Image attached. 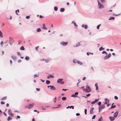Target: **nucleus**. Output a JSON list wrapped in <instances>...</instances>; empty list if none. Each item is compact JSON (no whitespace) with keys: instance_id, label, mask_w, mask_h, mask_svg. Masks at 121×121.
I'll list each match as a JSON object with an SVG mask.
<instances>
[{"instance_id":"1","label":"nucleus","mask_w":121,"mask_h":121,"mask_svg":"<svg viewBox=\"0 0 121 121\" xmlns=\"http://www.w3.org/2000/svg\"><path fill=\"white\" fill-rule=\"evenodd\" d=\"M9 42L10 45H11L12 43L14 42L13 39L11 37H9Z\"/></svg>"},{"instance_id":"2","label":"nucleus","mask_w":121,"mask_h":121,"mask_svg":"<svg viewBox=\"0 0 121 121\" xmlns=\"http://www.w3.org/2000/svg\"><path fill=\"white\" fill-rule=\"evenodd\" d=\"M63 79H59L57 80V82L58 83H60L61 84H63L64 83V82L63 81H62Z\"/></svg>"},{"instance_id":"3","label":"nucleus","mask_w":121,"mask_h":121,"mask_svg":"<svg viewBox=\"0 0 121 121\" xmlns=\"http://www.w3.org/2000/svg\"><path fill=\"white\" fill-rule=\"evenodd\" d=\"M8 113L9 115L12 117H13V114L12 113L11 109H8Z\"/></svg>"},{"instance_id":"4","label":"nucleus","mask_w":121,"mask_h":121,"mask_svg":"<svg viewBox=\"0 0 121 121\" xmlns=\"http://www.w3.org/2000/svg\"><path fill=\"white\" fill-rule=\"evenodd\" d=\"M86 90H87V92H88L91 91V90L90 87L88 85L86 86Z\"/></svg>"},{"instance_id":"5","label":"nucleus","mask_w":121,"mask_h":121,"mask_svg":"<svg viewBox=\"0 0 121 121\" xmlns=\"http://www.w3.org/2000/svg\"><path fill=\"white\" fill-rule=\"evenodd\" d=\"M68 43V42H62L60 43V44L63 46H65Z\"/></svg>"},{"instance_id":"6","label":"nucleus","mask_w":121,"mask_h":121,"mask_svg":"<svg viewBox=\"0 0 121 121\" xmlns=\"http://www.w3.org/2000/svg\"><path fill=\"white\" fill-rule=\"evenodd\" d=\"M97 1L98 3V6H99V8L101 9L102 8H103V5L101 3L99 2L98 0Z\"/></svg>"},{"instance_id":"7","label":"nucleus","mask_w":121,"mask_h":121,"mask_svg":"<svg viewBox=\"0 0 121 121\" xmlns=\"http://www.w3.org/2000/svg\"><path fill=\"white\" fill-rule=\"evenodd\" d=\"M49 87H50V89L51 90H54L56 89V88L53 86H48V88Z\"/></svg>"},{"instance_id":"8","label":"nucleus","mask_w":121,"mask_h":121,"mask_svg":"<svg viewBox=\"0 0 121 121\" xmlns=\"http://www.w3.org/2000/svg\"><path fill=\"white\" fill-rule=\"evenodd\" d=\"M94 109V108L93 107H91L90 108V113L91 114H93V110Z\"/></svg>"},{"instance_id":"9","label":"nucleus","mask_w":121,"mask_h":121,"mask_svg":"<svg viewBox=\"0 0 121 121\" xmlns=\"http://www.w3.org/2000/svg\"><path fill=\"white\" fill-rule=\"evenodd\" d=\"M115 118L114 117H112L110 116L109 117V118L111 121H113L115 120Z\"/></svg>"},{"instance_id":"10","label":"nucleus","mask_w":121,"mask_h":121,"mask_svg":"<svg viewBox=\"0 0 121 121\" xmlns=\"http://www.w3.org/2000/svg\"><path fill=\"white\" fill-rule=\"evenodd\" d=\"M118 113V112H116L114 114V117L115 118L117 116Z\"/></svg>"},{"instance_id":"11","label":"nucleus","mask_w":121,"mask_h":121,"mask_svg":"<svg viewBox=\"0 0 121 121\" xmlns=\"http://www.w3.org/2000/svg\"><path fill=\"white\" fill-rule=\"evenodd\" d=\"M54 77V76L52 75L51 74H50L48 76L47 78L48 79H49L50 78H53Z\"/></svg>"},{"instance_id":"12","label":"nucleus","mask_w":121,"mask_h":121,"mask_svg":"<svg viewBox=\"0 0 121 121\" xmlns=\"http://www.w3.org/2000/svg\"><path fill=\"white\" fill-rule=\"evenodd\" d=\"M109 102H106L104 103V104H107V106L108 107L111 105V104H109Z\"/></svg>"},{"instance_id":"13","label":"nucleus","mask_w":121,"mask_h":121,"mask_svg":"<svg viewBox=\"0 0 121 121\" xmlns=\"http://www.w3.org/2000/svg\"><path fill=\"white\" fill-rule=\"evenodd\" d=\"M99 108H100V109H102L104 108H105V106L104 105H102L101 106L99 107Z\"/></svg>"},{"instance_id":"14","label":"nucleus","mask_w":121,"mask_h":121,"mask_svg":"<svg viewBox=\"0 0 121 121\" xmlns=\"http://www.w3.org/2000/svg\"><path fill=\"white\" fill-rule=\"evenodd\" d=\"M42 28L45 30H46L47 29V28L45 26L44 24H43V27H42Z\"/></svg>"},{"instance_id":"15","label":"nucleus","mask_w":121,"mask_h":121,"mask_svg":"<svg viewBox=\"0 0 121 121\" xmlns=\"http://www.w3.org/2000/svg\"><path fill=\"white\" fill-rule=\"evenodd\" d=\"M81 88H82L83 90L85 92H87V90L86 89L84 88V86L81 87Z\"/></svg>"},{"instance_id":"16","label":"nucleus","mask_w":121,"mask_h":121,"mask_svg":"<svg viewBox=\"0 0 121 121\" xmlns=\"http://www.w3.org/2000/svg\"><path fill=\"white\" fill-rule=\"evenodd\" d=\"M99 100V99H96L95 101H93L91 102V103L92 104H94L95 103L97 102Z\"/></svg>"},{"instance_id":"17","label":"nucleus","mask_w":121,"mask_h":121,"mask_svg":"<svg viewBox=\"0 0 121 121\" xmlns=\"http://www.w3.org/2000/svg\"><path fill=\"white\" fill-rule=\"evenodd\" d=\"M77 63L78 64H79L82 65L83 64L82 62L81 61H77Z\"/></svg>"},{"instance_id":"18","label":"nucleus","mask_w":121,"mask_h":121,"mask_svg":"<svg viewBox=\"0 0 121 121\" xmlns=\"http://www.w3.org/2000/svg\"><path fill=\"white\" fill-rule=\"evenodd\" d=\"M95 86H96V90H97L98 89V85L97 83H96L95 84Z\"/></svg>"},{"instance_id":"19","label":"nucleus","mask_w":121,"mask_h":121,"mask_svg":"<svg viewBox=\"0 0 121 121\" xmlns=\"http://www.w3.org/2000/svg\"><path fill=\"white\" fill-rule=\"evenodd\" d=\"M19 9H17V10H15V13L17 15H19V14L18 13H19Z\"/></svg>"},{"instance_id":"20","label":"nucleus","mask_w":121,"mask_h":121,"mask_svg":"<svg viewBox=\"0 0 121 121\" xmlns=\"http://www.w3.org/2000/svg\"><path fill=\"white\" fill-rule=\"evenodd\" d=\"M34 105V104H30L29 105V106L30 107H29V108H28L29 109H30V108H31V107H33V105Z\"/></svg>"},{"instance_id":"21","label":"nucleus","mask_w":121,"mask_h":121,"mask_svg":"<svg viewBox=\"0 0 121 121\" xmlns=\"http://www.w3.org/2000/svg\"><path fill=\"white\" fill-rule=\"evenodd\" d=\"M12 58L13 59V60H15L16 59V57L14 56H11Z\"/></svg>"},{"instance_id":"22","label":"nucleus","mask_w":121,"mask_h":121,"mask_svg":"<svg viewBox=\"0 0 121 121\" xmlns=\"http://www.w3.org/2000/svg\"><path fill=\"white\" fill-rule=\"evenodd\" d=\"M65 9L64 8H61L60 9V11L61 12H63L65 11Z\"/></svg>"},{"instance_id":"23","label":"nucleus","mask_w":121,"mask_h":121,"mask_svg":"<svg viewBox=\"0 0 121 121\" xmlns=\"http://www.w3.org/2000/svg\"><path fill=\"white\" fill-rule=\"evenodd\" d=\"M104 48H103L102 47H101L100 48H99V50L100 51H101V50H104Z\"/></svg>"},{"instance_id":"24","label":"nucleus","mask_w":121,"mask_h":121,"mask_svg":"<svg viewBox=\"0 0 121 121\" xmlns=\"http://www.w3.org/2000/svg\"><path fill=\"white\" fill-rule=\"evenodd\" d=\"M0 37L2 38L3 37V34L2 32L0 30Z\"/></svg>"},{"instance_id":"25","label":"nucleus","mask_w":121,"mask_h":121,"mask_svg":"<svg viewBox=\"0 0 121 121\" xmlns=\"http://www.w3.org/2000/svg\"><path fill=\"white\" fill-rule=\"evenodd\" d=\"M72 23L74 24V25L76 27L77 26H78L76 24V23L74 22H72Z\"/></svg>"},{"instance_id":"26","label":"nucleus","mask_w":121,"mask_h":121,"mask_svg":"<svg viewBox=\"0 0 121 121\" xmlns=\"http://www.w3.org/2000/svg\"><path fill=\"white\" fill-rule=\"evenodd\" d=\"M116 106L115 105H112V106L109 109H111L112 108H114L116 107Z\"/></svg>"},{"instance_id":"27","label":"nucleus","mask_w":121,"mask_h":121,"mask_svg":"<svg viewBox=\"0 0 121 121\" xmlns=\"http://www.w3.org/2000/svg\"><path fill=\"white\" fill-rule=\"evenodd\" d=\"M108 58H109L108 57V56H104V59L105 60H106Z\"/></svg>"},{"instance_id":"28","label":"nucleus","mask_w":121,"mask_h":121,"mask_svg":"<svg viewBox=\"0 0 121 121\" xmlns=\"http://www.w3.org/2000/svg\"><path fill=\"white\" fill-rule=\"evenodd\" d=\"M25 59L26 60H29V57L28 56H26Z\"/></svg>"},{"instance_id":"29","label":"nucleus","mask_w":121,"mask_h":121,"mask_svg":"<svg viewBox=\"0 0 121 121\" xmlns=\"http://www.w3.org/2000/svg\"><path fill=\"white\" fill-rule=\"evenodd\" d=\"M50 83V81L49 80H47L46 81V83L47 84H49Z\"/></svg>"},{"instance_id":"30","label":"nucleus","mask_w":121,"mask_h":121,"mask_svg":"<svg viewBox=\"0 0 121 121\" xmlns=\"http://www.w3.org/2000/svg\"><path fill=\"white\" fill-rule=\"evenodd\" d=\"M115 19V17H111L109 19V20H113V19Z\"/></svg>"},{"instance_id":"31","label":"nucleus","mask_w":121,"mask_h":121,"mask_svg":"<svg viewBox=\"0 0 121 121\" xmlns=\"http://www.w3.org/2000/svg\"><path fill=\"white\" fill-rule=\"evenodd\" d=\"M71 96L72 97H77V96L76 95H75V94H73L72 95H71Z\"/></svg>"},{"instance_id":"32","label":"nucleus","mask_w":121,"mask_h":121,"mask_svg":"<svg viewBox=\"0 0 121 121\" xmlns=\"http://www.w3.org/2000/svg\"><path fill=\"white\" fill-rule=\"evenodd\" d=\"M20 49L21 50H24L25 49L24 48L23 46L21 47L20 48Z\"/></svg>"},{"instance_id":"33","label":"nucleus","mask_w":121,"mask_h":121,"mask_svg":"<svg viewBox=\"0 0 121 121\" xmlns=\"http://www.w3.org/2000/svg\"><path fill=\"white\" fill-rule=\"evenodd\" d=\"M62 99L63 100H65L66 99V98L65 97H63L62 98Z\"/></svg>"},{"instance_id":"34","label":"nucleus","mask_w":121,"mask_h":121,"mask_svg":"<svg viewBox=\"0 0 121 121\" xmlns=\"http://www.w3.org/2000/svg\"><path fill=\"white\" fill-rule=\"evenodd\" d=\"M54 10L55 11H57L58 9V8L56 7H55L54 8Z\"/></svg>"},{"instance_id":"35","label":"nucleus","mask_w":121,"mask_h":121,"mask_svg":"<svg viewBox=\"0 0 121 121\" xmlns=\"http://www.w3.org/2000/svg\"><path fill=\"white\" fill-rule=\"evenodd\" d=\"M6 99V97H3L1 99L2 100H5Z\"/></svg>"},{"instance_id":"36","label":"nucleus","mask_w":121,"mask_h":121,"mask_svg":"<svg viewBox=\"0 0 121 121\" xmlns=\"http://www.w3.org/2000/svg\"><path fill=\"white\" fill-rule=\"evenodd\" d=\"M36 31L37 32H39L41 31V29L39 28H38L37 29Z\"/></svg>"},{"instance_id":"37","label":"nucleus","mask_w":121,"mask_h":121,"mask_svg":"<svg viewBox=\"0 0 121 121\" xmlns=\"http://www.w3.org/2000/svg\"><path fill=\"white\" fill-rule=\"evenodd\" d=\"M11 119H12V118L10 117H8V119H7V120L9 121L10 120H11Z\"/></svg>"},{"instance_id":"38","label":"nucleus","mask_w":121,"mask_h":121,"mask_svg":"<svg viewBox=\"0 0 121 121\" xmlns=\"http://www.w3.org/2000/svg\"><path fill=\"white\" fill-rule=\"evenodd\" d=\"M111 56V53H109L108 55V57L109 58Z\"/></svg>"},{"instance_id":"39","label":"nucleus","mask_w":121,"mask_h":121,"mask_svg":"<svg viewBox=\"0 0 121 121\" xmlns=\"http://www.w3.org/2000/svg\"><path fill=\"white\" fill-rule=\"evenodd\" d=\"M7 43V41H6L4 42V43L6 44V46H7L8 45V44Z\"/></svg>"},{"instance_id":"40","label":"nucleus","mask_w":121,"mask_h":121,"mask_svg":"<svg viewBox=\"0 0 121 121\" xmlns=\"http://www.w3.org/2000/svg\"><path fill=\"white\" fill-rule=\"evenodd\" d=\"M39 76V74H38L37 75L36 74H35V75H34V78H35L36 77H38Z\"/></svg>"},{"instance_id":"41","label":"nucleus","mask_w":121,"mask_h":121,"mask_svg":"<svg viewBox=\"0 0 121 121\" xmlns=\"http://www.w3.org/2000/svg\"><path fill=\"white\" fill-rule=\"evenodd\" d=\"M44 61L46 63H48L49 62V60L48 59H46L44 60Z\"/></svg>"},{"instance_id":"42","label":"nucleus","mask_w":121,"mask_h":121,"mask_svg":"<svg viewBox=\"0 0 121 121\" xmlns=\"http://www.w3.org/2000/svg\"><path fill=\"white\" fill-rule=\"evenodd\" d=\"M105 101L106 102H109V100L107 98H105Z\"/></svg>"},{"instance_id":"43","label":"nucleus","mask_w":121,"mask_h":121,"mask_svg":"<svg viewBox=\"0 0 121 121\" xmlns=\"http://www.w3.org/2000/svg\"><path fill=\"white\" fill-rule=\"evenodd\" d=\"M26 18L27 19H28L30 18V16H28L26 17Z\"/></svg>"},{"instance_id":"44","label":"nucleus","mask_w":121,"mask_h":121,"mask_svg":"<svg viewBox=\"0 0 121 121\" xmlns=\"http://www.w3.org/2000/svg\"><path fill=\"white\" fill-rule=\"evenodd\" d=\"M69 108H72V109H73L74 108V107L73 106H69Z\"/></svg>"},{"instance_id":"45","label":"nucleus","mask_w":121,"mask_h":121,"mask_svg":"<svg viewBox=\"0 0 121 121\" xmlns=\"http://www.w3.org/2000/svg\"><path fill=\"white\" fill-rule=\"evenodd\" d=\"M77 61L76 60H73V62L74 63H77Z\"/></svg>"},{"instance_id":"46","label":"nucleus","mask_w":121,"mask_h":121,"mask_svg":"<svg viewBox=\"0 0 121 121\" xmlns=\"http://www.w3.org/2000/svg\"><path fill=\"white\" fill-rule=\"evenodd\" d=\"M85 114L86 115L87 114V109H85Z\"/></svg>"},{"instance_id":"47","label":"nucleus","mask_w":121,"mask_h":121,"mask_svg":"<svg viewBox=\"0 0 121 121\" xmlns=\"http://www.w3.org/2000/svg\"><path fill=\"white\" fill-rule=\"evenodd\" d=\"M100 26V25H98L97 27V29H99V27Z\"/></svg>"},{"instance_id":"48","label":"nucleus","mask_w":121,"mask_h":121,"mask_svg":"<svg viewBox=\"0 0 121 121\" xmlns=\"http://www.w3.org/2000/svg\"><path fill=\"white\" fill-rule=\"evenodd\" d=\"M56 101V97H55L54 99V102L55 103Z\"/></svg>"},{"instance_id":"49","label":"nucleus","mask_w":121,"mask_h":121,"mask_svg":"<svg viewBox=\"0 0 121 121\" xmlns=\"http://www.w3.org/2000/svg\"><path fill=\"white\" fill-rule=\"evenodd\" d=\"M101 102H99L98 103V105H99V106H100L101 105Z\"/></svg>"},{"instance_id":"50","label":"nucleus","mask_w":121,"mask_h":121,"mask_svg":"<svg viewBox=\"0 0 121 121\" xmlns=\"http://www.w3.org/2000/svg\"><path fill=\"white\" fill-rule=\"evenodd\" d=\"M18 45H19L20 44V43H21L22 42V41H21V40H19L18 41Z\"/></svg>"},{"instance_id":"51","label":"nucleus","mask_w":121,"mask_h":121,"mask_svg":"<svg viewBox=\"0 0 121 121\" xmlns=\"http://www.w3.org/2000/svg\"><path fill=\"white\" fill-rule=\"evenodd\" d=\"M39 46H38L35 47V49L36 51H38V48H39Z\"/></svg>"},{"instance_id":"52","label":"nucleus","mask_w":121,"mask_h":121,"mask_svg":"<svg viewBox=\"0 0 121 121\" xmlns=\"http://www.w3.org/2000/svg\"><path fill=\"white\" fill-rule=\"evenodd\" d=\"M87 25H85L84 26V28L85 29H86L87 28Z\"/></svg>"},{"instance_id":"53","label":"nucleus","mask_w":121,"mask_h":121,"mask_svg":"<svg viewBox=\"0 0 121 121\" xmlns=\"http://www.w3.org/2000/svg\"><path fill=\"white\" fill-rule=\"evenodd\" d=\"M1 103L2 104H4L5 103L4 102L2 101L1 102Z\"/></svg>"},{"instance_id":"54","label":"nucleus","mask_w":121,"mask_h":121,"mask_svg":"<svg viewBox=\"0 0 121 121\" xmlns=\"http://www.w3.org/2000/svg\"><path fill=\"white\" fill-rule=\"evenodd\" d=\"M0 45H1V46H3V43L2 41L0 43Z\"/></svg>"},{"instance_id":"55","label":"nucleus","mask_w":121,"mask_h":121,"mask_svg":"<svg viewBox=\"0 0 121 121\" xmlns=\"http://www.w3.org/2000/svg\"><path fill=\"white\" fill-rule=\"evenodd\" d=\"M114 98L116 99H118V98L117 96H115L114 97Z\"/></svg>"},{"instance_id":"56","label":"nucleus","mask_w":121,"mask_h":121,"mask_svg":"<svg viewBox=\"0 0 121 121\" xmlns=\"http://www.w3.org/2000/svg\"><path fill=\"white\" fill-rule=\"evenodd\" d=\"M90 95H91V94H86V96L88 97V96H90Z\"/></svg>"},{"instance_id":"57","label":"nucleus","mask_w":121,"mask_h":121,"mask_svg":"<svg viewBox=\"0 0 121 121\" xmlns=\"http://www.w3.org/2000/svg\"><path fill=\"white\" fill-rule=\"evenodd\" d=\"M95 115H94L93 117H92V119H95Z\"/></svg>"},{"instance_id":"58","label":"nucleus","mask_w":121,"mask_h":121,"mask_svg":"<svg viewBox=\"0 0 121 121\" xmlns=\"http://www.w3.org/2000/svg\"><path fill=\"white\" fill-rule=\"evenodd\" d=\"M76 115L77 116H78L80 115V114L79 113H77L76 114Z\"/></svg>"},{"instance_id":"59","label":"nucleus","mask_w":121,"mask_h":121,"mask_svg":"<svg viewBox=\"0 0 121 121\" xmlns=\"http://www.w3.org/2000/svg\"><path fill=\"white\" fill-rule=\"evenodd\" d=\"M43 17L42 16V15H40L39 16V18H43Z\"/></svg>"},{"instance_id":"60","label":"nucleus","mask_w":121,"mask_h":121,"mask_svg":"<svg viewBox=\"0 0 121 121\" xmlns=\"http://www.w3.org/2000/svg\"><path fill=\"white\" fill-rule=\"evenodd\" d=\"M90 54V52H87V55H89Z\"/></svg>"},{"instance_id":"61","label":"nucleus","mask_w":121,"mask_h":121,"mask_svg":"<svg viewBox=\"0 0 121 121\" xmlns=\"http://www.w3.org/2000/svg\"><path fill=\"white\" fill-rule=\"evenodd\" d=\"M40 89L38 88H36V90L38 91H39L40 90Z\"/></svg>"},{"instance_id":"62","label":"nucleus","mask_w":121,"mask_h":121,"mask_svg":"<svg viewBox=\"0 0 121 121\" xmlns=\"http://www.w3.org/2000/svg\"><path fill=\"white\" fill-rule=\"evenodd\" d=\"M21 61V60H18V63H20Z\"/></svg>"},{"instance_id":"63","label":"nucleus","mask_w":121,"mask_h":121,"mask_svg":"<svg viewBox=\"0 0 121 121\" xmlns=\"http://www.w3.org/2000/svg\"><path fill=\"white\" fill-rule=\"evenodd\" d=\"M78 92H76L75 93V95H78Z\"/></svg>"},{"instance_id":"64","label":"nucleus","mask_w":121,"mask_h":121,"mask_svg":"<svg viewBox=\"0 0 121 121\" xmlns=\"http://www.w3.org/2000/svg\"><path fill=\"white\" fill-rule=\"evenodd\" d=\"M86 78L85 77H84L83 78V79H82V80H84Z\"/></svg>"}]
</instances>
